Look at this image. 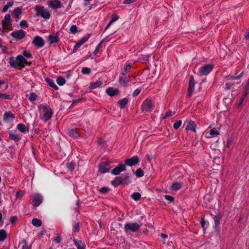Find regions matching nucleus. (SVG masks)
Instances as JSON below:
<instances>
[{"label": "nucleus", "mask_w": 249, "mask_h": 249, "mask_svg": "<svg viewBox=\"0 0 249 249\" xmlns=\"http://www.w3.org/2000/svg\"><path fill=\"white\" fill-rule=\"evenodd\" d=\"M9 63L11 67L18 69H21L25 65H30L31 64L21 55H18L16 57H10Z\"/></svg>", "instance_id": "f257e3e1"}, {"label": "nucleus", "mask_w": 249, "mask_h": 249, "mask_svg": "<svg viewBox=\"0 0 249 249\" xmlns=\"http://www.w3.org/2000/svg\"><path fill=\"white\" fill-rule=\"evenodd\" d=\"M35 10L37 17H40L46 19H49L51 17V14L48 10L41 5H36L35 7Z\"/></svg>", "instance_id": "f03ea898"}, {"label": "nucleus", "mask_w": 249, "mask_h": 249, "mask_svg": "<svg viewBox=\"0 0 249 249\" xmlns=\"http://www.w3.org/2000/svg\"><path fill=\"white\" fill-rule=\"evenodd\" d=\"M39 110H43V116L42 119L45 121H48L52 116L53 111L52 109L47 105H39L38 106Z\"/></svg>", "instance_id": "7ed1b4c3"}, {"label": "nucleus", "mask_w": 249, "mask_h": 249, "mask_svg": "<svg viewBox=\"0 0 249 249\" xmlns=\"http://www.w3.org/2000/svg\"><path fill=\"white\" fill-rule=\"evenodd\" d=\"M152 101L149 99H146L142 103V109L143 112H150L154 107Z\"/></svg>", "instance_id": "20e7f679"}, {"label": "nucleus", "mask_w": 249, "mask_h": 249, "mask_svg": "<svg viewBox=\"0 0 249 249\" xmlns=\"http://www.w3.org/2000/svg\"><path fill=\"white\" fill-rule=\"evenodd\" d=\"M213 65H206L200 67L198 69V75L199 76H203L208 74L213 69Z\"/></svg>", "instance_id": "39448f33"}, {"label": "nucleus", "mask_w": 249, "mask_h": 249, "mask_svg": "<svg viewBox=\"0 0 249 249\" xmlns=\"http://www.w3.org/2000/svg\"><path fill=\"white\" fill-rule=\"evenodd\" d=\"M140 226L137 223H127L124 226V231L126 232L128 231L136 232L139 229Z\"/></svg>", "instance_id": "423d86ee"}, {"label": "nucleus", "mask_w": 249, "mask_h": 249, "mask_svg": "<svg viewBox=\"0 0 249 249\" xmlns=\"http://www.w3.org/2000/svg\"><path fill=\"white\" fill-rule=\"evenodd\" d=\"M130 77H127L124 72H122L119 78V83L120 85L123 87H126L128 86V81L130 79Z\"/></svg>", "instance_id": "0eeeda50"}, {"label": "nucleus", "mask_w": 249, "mask_h": 249, "mask_svg": "<svg viewBox=\"0 0 249 249\" xmlns=\"http://www.w3.org/2000/svg\"><path fill=\"white\" fill-rule=\"evenodd\" d=\"M26 34V32L23 30H18L12 32L11 33V36L17 40H20L25 36Z\"/></svg>", "instance_id": "6e6552de"}, {"label": "nucleus", "mask_w": 249, "mask_h": 249, "mask_svg": "<svg viewBox=\"0 0 249 249\" xmlns=\"http://www.w3.org/2000/svg\"><path fill=\"white\" fill-rule=\"evenodd\" d=\"M32 43L37 48H41L44 45L43 39L39 36H36L34 38Z\"/></svg>", "instance_id": "1a4fd4ad"}, {"label": "nucleus", "mask_w": 249, "mask_h": 249, "mask_svg": "<svg viewBox=\"0 0 249 249\" xmlns=\"http://www.w3.org/2000/svg\"><path fill=\"white\" fill-rule=\"evenodd\" d=\"M140 160L138 156H135L131 158L127 159L125 160V164L128 166H134L139 162Z\"/></svg>", "instance_id": "9d476101"}, {"label": "nucleus", "mask_w": 249, "mask_h": 249, "mask_svg": "<svg viewBox=\"0 0 249 249\" xmlns=\"http://www.w3.org/2000/svg\"><path fill=\"white\" fill-rule=\"evenodd\" d=\"M89 37L90 35L88 34L81 38L78 42H77L73 47V52H76L82 45L88 41Z\"/></svg>", "instance_id": "9b49d317"}, {"label": "nucleus", "mask_w": 249, "mask_h": 249, "mask_svg": "<svg viewBox=\"0 0 249 249\" xmlns=\"http://www.w3.org/2000/svg\"><path fill=\"white\" fill-rule=\"evenodd\" d=\"M126 170V166L124 164H120L116 167L115 168H114L112 171L111 174L113 175H119L121 172L124 171Z\"/></svg>", "instance_id": "f8f14e48"}, {"label": "nucleus", "mask_w": 249, "mask_h": 249, "mask_svg": "<svg viewBox=\"0 0 249 249\" xmlns=\"http://www.w3.org/2000/svg\"><path fill=\"white\" fill-rule=\"evenodd\" d=\"M110 166L108 163L103 162L99 165V171L102 173H105L109 171Z\"/></svg>", "instance_id": "ddd939ff"}, {"label": "nucleus", "mask_w": 249, "mask_h": 249, "mask_svg": "<svg viewBox=\"0 0 249 249\" xmlns=\"http://www.w3.org/2000/svg\"><path fill=\"white\" fill-rule=\"evenodd\" d=\"M49 6L53 9H56L62 7V4L59 0H51L49 1Z\"/></svg>", "instance_id": "4468645a"}, {"label": "nucleus", "mask_w": 249, "mask_h": 249, "mask_svg": "<svg viewBox=\"0 0 249 249\" xmlns=\"http://www.w3.org/2000/svg\"><path fill=\"white\" fill-rule=\"evenodd\" d=\"M195 85V80L194 79V77L193 76H191L190 77V79L189 81V88H188V96L190 97L194 90Z\"/></svg>", "instance_id": "2eb2a0df"}, {"label": "nucleus", "mask_w": 249, "mask_h": 249, "mask_svg": "<svg viewBox=\"0 0 249 249\" xmlns=\"http://www.w3.org/2000/svg\"><path fill=\"white\" fill-rule=\"evenodd\" d=\"M111 183L114 186H118L121 184H127V182L125 181L124 179H123L121 177H117L115 179L112 181Z\"/></svg>", "instance_id": "dca6fc26"}, {"label": "nucleus", "mask_w": 249, "mask_h": 249, "mask_svg": "<svg viewBox=\"0 0 249 249\" xmlns=\"http://www.w3.org/2000/svg\"><path fill=\"white\" fill-rule=\"evenodd\" d=\"M42 196L39 194H36L33 197V205L35 207L39 206L42 202Z\"/></svg>", "instance_id": "f3484780"}, {"label": "nucleus", "mask_w": 249, "mask_h": 249, "mask_svg": "<svg viewBox=\"0 0 249 249\" xmlns=\"http://www.w3.org/2000/svg\"><path fill=\"white\" fill-rule=\"evenodd\" d=\"M8 134L9 135V138L15 142H18L21 139L19 135H18L16 131H9Z\"/></svg>", "instance_id": "a211bd4d"}, {"label": "nucleus", "mask_w": 249, "mask_h": 249, "mask_svg": "<svg viewBox=\"0 0 249 249\" xmlns=\"http://www.w3.org/2000/svg\"><path fill=\"white\" fill-rule=\"evenodd\" d=\"M219 134V130L216 128L212 129L210 133L206 132V137L208 138H211L216 136Z\"/></svg>", "instance_id": "6ab92c4d"}, {"label": "nucleus", "mask_w": 249, "mask_h": 249, "mask_svg": "<svg viewBox=\"0 0 249 249\" xmlns=\"http://www.w3.org/2000/svg\"><path fill=\"white\" fill-rule=\"evenodd\" d=\"M15 118L14 115L11 112H6L4 114L3 121L6 122H10Z\"/></svg>", "instance_id": "aec40b11"}, {"label": "nucleus", "mask_w": 249, "mask_h": 249, "mask_svg": "<svg viewBox=\"0 0 249 249\" xmlns=\"http://www.w3.org/2000/svg\"><path fill=\"white\" fill-rule=\"evenodd\" d=\"M11 17L9 14H6L4 17V20L2 21V26L5 29H7L10 24Z\"/></svg>", "instance_id": "412c9836"}, {"label": "nucleus", "mask_w": 249, "mask_h": 249, "mask_svg": "<svg viewBox=\"0 0 249 249\" xmlns=\"http://www.w3.org/2000/svg\"><path fill=\"white\" fill-rule=\"evenodd\" d=\"M106 93L110 96L119 94V91L117 89L109 87L106 89Z\"/></svg>", "instance_id": "4be33fe9"}, {"label": "nucleus", "mask_w": 249, "mask_h": 249, "mask_svg": "<svg viewBox=\"0 0 249 249\" xmlns=\"http://www.w3.org/2000/svg\"><path fill=\"white\" fill-rule=\"evenodd\" d=\"M17 128L18 130L21 133H25L29 130L28 127L21 123L18 124Z\"/></svg>", "instance_id": "5701e85b"}, {"label": "nucleus", "mask_w": 249, "mask_h": 249, "mask_svg": "<svg viewBox=\"0 0 249 249\" xmlns=\"http://www.w3.org/2000/svg\"><path fill=\"white\" fill-rule=\"evenodd\" d=\"M48 40L50 44L56 43L59 41V37L57 35H49Z\"/></svg>", "instance_id": "b1692460"}, {"label": "nucleus", "mask_w": 249, "mask_h": 249, "mask_svg": "<svg viewBox=\"0 0 249 249\" xmlns=\"http://www.w3.org/2000/svg\"><path fill=\"white\" fill-rule=\"evenodd\" d=\"M196 125L194 122L190 121L188 122V124L186 127V129L191 130L194 132H196Z\"/></svg>", "instance_id": "393cba45"}, {"label": "nucleus", "mask_w": 249, "mask_h": 249, "mask_svg": "<svg viewBox=\"0 0 249 249\" xmlns=\"http://www.w3.org/2000/svg\"><path fill=\"white\" fill-rule=\"evenodd\" d=\"M221 219V216L220 214L216 215L214 217V221L215 223V227L217 230H218L220 220Z\"/></svg>", "instance_id": "a878e982"}, {"label": "nucleus", "mask_w": 249, "mask_h": 249, "mask_svg": "<svg viewBox=\"0 0 249 249\" xmlns=\"http://www.w3.org/2000/svg\"><path fill=\"white\" fill-rule=\"evenodd\" d=\"M21 13V9L20 8L18 7V8L15 9V10H14L13 16L15 18L18 19V18H19V16H20Z\"/></svg>", "instance_id": "bb28decb"}, {"label": "nucleus", "mask_w": 249, "mask_h": 249, "mask_svg": "<svg viewBox=\"0 0 249 249\" xmlns=\"http://www.w3.org/2000/svg\"><path fill=\"white\" fill-rule=\"evenodd\" d=\"M118 18H119L118 16H117V15H116L115 14L113 15L112 16V18H111L110 21L109 22V23L107 24V25L106 27L105 30H107V29H108L109 28V27L112 24V23L113 22H115V21H116L117 20H118Z\"/></svg>", "instance_id": "cd10ccee"}, {"label": "nucleus", "mask_w": 249, "mask_h": 249, "mask_svg": "<svg viewBox=\"0 0 249 249\" xmlns=\"http://www.w3.org/2000/svg\"><path fill=\"white\" fill-rule=\"evenodd\" d=\"M70 136L76 138L79 136V134L77 129H71L69 132Z\"/></svg>", "instance_id": "c85d7f7f"}, {"label": "nucleus", "mask_w": 249, "mask_h": 249, "mask_svg": "<svg viewBox=\"0 0 249 249\" xmlns=\"http://www.w3.org/2000/svg\"><path fill=\"white\" fill-rule=\"evenodd\" d=\"M32 223L34 226H35L36 227H40L42 225L41 221L40 219H37V218L33 219L32 221Z\"/></svg>", "instance_id": "c756f323"}, {"label": "nucleus", "mask_w": 249, "mask_h": 249, "mask_svg": "<svg viewBox=\"0 0 249 249\" xmlns=\"http://www.w3.org/2000/svg\"><path fill=\"white\" fill-rule=\"evenodd\" d=\"M127 103L128 99L127 98H123L118 101V104L121 108H124Z\"/></svg>", "instance_id": "7c9ffc66"}, {"label": "nucleus", "mask_w": 249, "mask_h": 249, "mask_svg": "<svg viewBox=\"0 0 249 249\" xmlns=\"http://www.w3.org/2000/svg\"><path fill=\"white\" fill-rule=\"evenodd\" d=\"M102 82L99 81H96L94 83H91L89 88L91 89H95L101 86L102 85Z\"/></svg>", "instance_id": "2f4dec72"}, {"label": "nucleus", "mask_w": 249, "mask_h": 249, "mask_svg": "<svg viewBox=\"0 0 249 249\" xmlns=\"http://www.w3.org/2000/svg\"><path fill=\"white\" fill-rule=\"evenodd\" d=\"M74 241L75 245L78 249H85L84 244L81 241L76 240H74Z\"/></svg>", "instance_id": "473e14b6"}, {"label": "nucleus", "mask_w": 249, "mask_h": 249, "mask_svg": "<svg viewBox=\"0 0 249 249\" xmlns=\"http://www.w3.org/2000/svg\"><path fill=\"white\" fill-rule=\"evenodd\" d=\"M7 234L4 230H0V241H3L6 238Z\"/></svg>", "instance_id": "72a5a7b5"}, {"label": "nucleus", "mask_w": 249, "mask_h": 249, "mask_svg": "<svg viewBox=\"0 0 249 249\" xmlns=\"http://www.w3.org/2000/svg\"><path fill=\"white\" fill-rule=\"evenodd\" d=\"M46 81L48 82V83L49 84V85L50 87L53 88L55 89H58V87H57V86L55 84L54 82L52 80L49 79V78H47L46 79Z\"/></svg>", "instance_id": "f704fd0d"}, {"label": "nucleus", "mask_w": 249, "mask_h": 249, "mask_svg": "<svg viewBox=\"0 0 249 249\" xmlns=\"http://www.w3.org/2000/svg\"><path fill=\"white\" fill-rule=\"evenodd\" d=\"M141 195L138 192L134 193L131 195V197L134 200H138L141 198Z\"/></svg>", "instance_id": "c9c22d12"}, {"label": "nucleus", "mask_w": 249, "mask_h": 249, "mask_svg": "<svg viewBox=\"0 0 249 249\" xmlns=\"http://www.w3.org/2000/svg\"><path fill=\"white\" fill-rule=\"evenodd\" d=\"M56 82L59 86H63L65 84L66 81L65 79L62 77H59L56 80Z\"/></svg>", "instance_id": "e433bc0d"}, {"label": "nucleus", "mask_w": 249, "mask_h": 249, "mask_svg": "<svg viewBox=\"0 0 249 249\" xmlns=\"http://www.w3.org/2000/svg\"><path fill=\"white\" fill-rule=\"evenodd\" d=\"M131 69V65L129 64L125 65L124 67L122 72H124L125 73V75L130 71Z\"/></svg>", "instance_id": "4c0bfd02"}, {"label": "nucleus", "mask_w": 249, "mask_h": 249, "mask_svg": "<svg viewBox=\"0 0 249 249\" xmlns=\"http://www.w3.org/2000/svg\"><path fill=\"white\" fill-rule=\"evenodd\" d=\"M181 187V184L179 182H175L174 183L172 186V189L173 190H178Z\"/></svg>", "instance_id": "58836bf2"}, {"label": "nucleus", "mask_w": 249, "mask_h": 249, "mask_svg": "<svg viewBox=\"0 0 249 249\" xmlns=\"http://www.w3.org/2000/svg\"><path fill=\"white\" fill-rule=\"evenodd\" d=\"M13 2L10 1V2H8V3L6 5H5L4 6V7L3 8L2 12L3 13L6 12L10 7H11V6H13Z\"/></svg>", "instance_id": "ea45409f"}, {"label": "nucleus", "mask_w": 249, "mask_h": 249, "mask_svg": "<svg viewBox=\"0 0 249 249\" xmlns=\"http://www.w3.org/2000/svg\"><path fill=\"white\" fill-rule=\"evenodd\" d=\"M135 174L137 177H142L144 175L142 170L141 168H139L136 171Z\"/></svg>", "instance_id": "a19ab883"}, {"label": "nucleus", "mask_w": 249, "mask_h": 249, "mask_svg": "<svg viewBox=\"0 0 249 249\" xmlns=\"http://www.w3.org/2000/svg\"><path fill=\"white\" fill-rule=\"evenodd\" d=\"M0 98L3 99H11L12 97L10 95L0 93Z\"/></svg>", "instance_id": "79ce46f5"}, {"label": "nucleus", "mask_w": 249, "mask_h": 249, "mask_svg": "<svg viewBox=\"0 0 249 249\" xmlns=\"http://www.w3.org/2000/svg\"><path fill=\"white\" fill-rule=\"evenodd\" d=\"M181 123L182 122L180 120L176 122L173 124L174 128L175 129H178L180 126Z\"/></svg>", "instance_id": "37998d69"}, {"label": "nucleus", "mask_w": 249, "mask_h": 249, "mask_svg": "<svg viewBox=\"0 0 249 249\" xmlns=\"http://www.w3.org/2000/svg\"><path fill=\"white\" fill-rule=\"evenodd\" d=\"M90 69L87 67L83 68L82 70V72L85 74H89L90 73Z\"/></svg>", "instance_id": "c03bdc74"}, {"label": "nucleus", "mask_w": 249, "mask_h": 249, "mask_svg": "<svg viewBox=\"0 0 249 249\" xmlns=\"http://www.w3.org/2000/svg\"><path fill=\"white\" fill-rule=\"evenodd\" d=\"M242 76V73L237 76H227L228 80H235L239 79Z\"/></svg>", "instance_id": "a18cd8bd"}, {"label": "nucleus", "mask_w": 249, "mask_h": 249, "mask_svg": "<svg viewBox=\"0 0 249 249\" xmlns=\"http://www.w3.org/2000/svg\"><path fill=\"white\" fill-rule=\"evenodd\" d=\"M37 98V95L35 93H32L30 94V96L29 97V100L30 101H35Z\"/></svg>", "instance_id": "49530a36"}, {"label": "nucleus", "mask_w": 249, "mask_h": 249, "mask_svg": "<svg viewBox=\"0 0 249 249\" xmlns=\"http://www.w3.org/2000/svg\"><path fill=\"white\" fill-rule=\"evenodd\" d=\"M70 31L72 34H75L77 32V28L76 25H72L70 28Z\"/></svg>", "instance_id": "de8ad7c7"}, {"label": "nucleus", "mask_w": 249, "mask_h": 249, "mask_svg": "<svg viewBox=\"0 0 249 249\" xmlns=\"http://www.w3.org/2000/svg\"><path fill=\"white\" fill-rule=\"evenodd\" d=\"M123 178L125 179V181H126V182H127V184L131 182L129 174H125V177L124 178Z\"/></svg>", "instance_id": "09e8293b"}, {"label": "nucleus", "mask_w": 249, "mask_h": 249, "mask_svg": "<svg viewBox=\"0 0 249 249\" xmlns=\"http://www.w3.org/2000/svg\"><path fill=\"white\" fill-rule=\"evenodd\" d=\"M80 223L79 222H76L73 227V230L75 232H77L79 231Z\"/></svg>", "instance_id": "8fccbe9b"}, {"label": "nucleus", "mask_w": 249, "mask_h": 249, "mask_svg": "<svg viewBox=\"0 0 249 249\" xmlns=\"http://www.w3.org/2000/svg\"><path fill=\"white\" fill-rule=\"evenodd\" d=\"M247 95H248V92L246 91H245V93H244V95H243L242 97L241 98L240 103H239V105H238L239 106H241L242 105L243 102L244 101V99L247 97Z\"/></svg>", "instance_id": "3c124183"}, {"label": "nucleus", "mask_w": 249, "mask_h": 249, "mask_svg": "<svg viewBox=\"0 0 249 249\" xmlns=\"http://www.w3.org/2000/svg\"><path fill=\"white\" fill-rule=\"evenodd\" d=\"M61 240V237L59 234H57L54 238V241L58 244L60 242Z\"/></svg>", "instance_id": "603ef678"}, {"label": "nucleus", "mask_w": 249, "mask_h": 249, "mask_svg": "<svg viewBox=\"0 0 249 249\" xmlns=\"http://www.w3.org/2000/svg\"><path fill=\"white\" fill-rule=\"evenodd\" d=\"M23 54L24 56L26 57L27 58H31L32 57V54L30 53L29 51H24L23 52Z\"/></svg>", "instance_id": "864d4df0"}, {"label": "nucleus", "mask_w": 249, "mask_h": 249, "mask_svg": "<svg viewBox=\"0 0 249 249\" xmlns=\"http://www.w3.org/2000/svg\"><path fill=\"white\" fill-rule=\"evenodd\" d=\"M0 49H1V51L5 53L7 52V47L5 45H3L0 42Z\"/></svg>", "instance_id": "5fc2aeb1"}, {"label": "nucleus", "mask_w": 249, "mask_h": 249, "mask_svg": "<svg viewBox=\"0 0 249 249\" xmlns=\"http://www.w3.org/2000/svg\"><path fill=\"white\" fill-rule=\"evenodd\" d=\"M102 42H103V41H101V42L99 44H98V45L96 46V48H95V50H94V52H93V54H94V55H96V53L98 52V51H99V50L100 48H101V44H102Z\"/></svg>", "instance_id": "6e6d98bb"}, {"label": "nucleus", "mask_w": 249, "mask_h": 249, "mask_svg": "<svg viewBox=\"0 0 249 249\" xmlns=\"http://www.w3.org/2000/svg\"><path fill=\"white\" fill-rule=\"evenodd\" d=\"M109 188L107 187H102L101 189H100L99 191L103 194H105L107 193L109 191Z\"/></svg>", "instance_id": "4d7b16f0"}, {"label": "nucleus", "mask_w": 249, "mask_h": 249, "mask_svg": "<svg viewBox=\"0 0 249 249\" xmlns=\"http://www.w3.org/2000/svg\"><path fill=\"white\" fill-rule=\"evenodd\" d=\"M174 114V112H172L171 111H169L165 114V116L163 117V119H165L168 117L172 116Z\"/></svg>", "instance_id": "13d9d810"}, {"label": "nucleus", "mask_w": 249, "mask_h": 249, "mask_svg": "<svg viewBox=\"0 0 249 249\" xmlns=\"http://www.w3.org/2000/svg\"><path fill=\"white\" fill-rule=\"evenodd\" d=\"M164 197L166 200L170 202H172L174 200V197L169 195L164 196Z\"/></svg>", "instance_id": "bf43d9fd"}, {"label": "nucleus", "mask_w": 249, "mask_h": 249, "mask_svg": "<svg viewBox=\"0 0 249 249\" xmlns=\"http://www.w3.org/2000/svg\"><path fill=\"white\" fill-rule=\"evenodd\" d=\"M140 92H141L140 89H135L133 93V96L134 97L137 96V95H138L140 94Z\"/></svg>", "instance_id": "052dcab7"}, {"label": "nucleus", "mask_w": 249, "mask_h": 249, "mask_svg": "<svg viewBox=\"0 0 249 249\" xmlns=\"http://www.w3.org/2000/svg\"><path fill=\"white\" fill-rule=\"evenodd\" d=\"M18 218H17V217L16 216H11L10 218V222L11 223H15L17 220Z\"/></svg>", "instance_id": "680f3d73"}, {"label": "nucleus", "mask_w": 249, "mask_h": 249, "mask_svg": "<svg viewBox=\"0 0 249 249\" xmlns=\"http://www.w3.org/2000/svg\"><path fill=\"white\" fill-rule=\"evenodd\" d=\"M20 25L21 27H28V23H27V22L25 20H23L21 21V22L20 23Z\"/></svg>", "instance_id": "e2e57ef3"}, {"label": "nucleus", "mask_w": 249, "mask_h": 249, "mask_svg": "<svg viewBox=\"0 0 249 249\" xmlns=\"http://www.w3.org/2000/svg\"><path fill=\"white\" fill-rule=\"evenodd\" d=\"M23 195H24V193L22 191L17 192L16 194V198H18L20 196H22Z\"/></svg>", "instance_id": "0e129e2a"}, {"label": "nucleus", "mask_w": 249, "mask_h": 249, "mask_svg": "<svg viewBox=\"0 0 249 249\" xmlns=\"http://www.w3.org/2000/svg\"><path fill=\"white\" fill-rule=\"evenodd\" d=\"M201 224L202 226V227L203 228V229H205V225H206V222L205 221L204 218H202L201 221Z\"/></svg>", "instance_id": "69168bd1"}, {"label": "nucleus", "mask_w": 249, "mask_h": 249, "mask_svg": "<svg viewBox=\"0 0 249 249\" xmlns=\"http://www.w3.org/2000/svg\"><path fill=\"white\" fill-rule=\"evenodd\" d=\"M67 167L70 169L71 171H72L74 168V165L71 162L68 164Z\"/></svg>", "instance_id": "338daca9"}, {"label": "nucleus", "mask_w": 249, "mask_h": 249, "mask_svg": "<svg viewBox=\"0 0 249 249\" xmlns=\"http://www.w3.org/2000/svg\"><path fill=\"white\" fill-rule=\"evenodd\" d=\"M244 89H245V91H246V92H247V91L249 89V78L248 82L244 88Z\"/></svg>", "instance_id": "774afa93"}]
</instances>
